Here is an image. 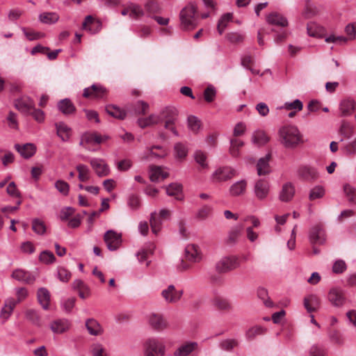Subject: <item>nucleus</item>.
Instances as JSON below:
<instances>
[{
    "mask_svg": "<svg viewBox=\"0 0 356 356\" xmlns=\"http://www.w3.org/2000/svg\"><path fill=\"white\" fill-rule=\"evenodd\" d=\"M280 143L286 148H295L302 144L304 140L298 129L293 125H286L279 130Z\"/></svg>",
    "mask_w": 356,
    "mask_h": 356,
    "instance_id": "nucleus-1",
    "label": "nucleus"
},
{
    "mask_svg": "<svg viewBox=\"0 0 356 356\" xmlns=\"http://www.w3.org/2000/svg\"><path fill=\"white\" fill-rule=\"evenodd\" d=\"M158 116L160 118V122H164V128L178 136L179 134L175 127L178 118L177 110L175 107L167 106L161 111Z\"/></svg>",
    "mask_w": 356,
    "mask_h": 356,
    "instance_id": "nucleus-2",
    "label": "nucleus"
},
{
    "mask_svg": "<svg viewBox=\"0 0 356 356\" xmlns=\"http://www.w3.org/2000/svg\"><path fill=\"white\" fill-rule=\"evenodd\" d=\"M197 6L194 3H189L180 12L181 26L183 29H193L196 26Z\"/></svg>",
    "mask_w": 356,
    "mask_h": 356,
    "instance_id": "nucleus-3",
    "label": "nucleus"
},
{
    "mask_svg": "<svg viewBox=\"0 0 356 356\" xmlns=\"http://www.w3.org/2000/svg\"><path fill=\"white\" fill-rule=\"evenodd\" d=\"M165 346L155 338L148 339L144 343L145 356H164Z\"/></svg>",
    "mask_w": 356,
    "mask_h": 356,
    "instance_id": "nucleus-4",
    "label": "nucleus"
},
{
    "mask_svg": "<svg viewBox=\"0 0 356 356\" xmlns=\"http://www.w3.org/2000/svg\"><path fill=\"white\" fill-rule=\"evenodd\" d=\"M240 266L238 257L229 256L222 258L216 265V269L219 273H225L232 270Z\"/></svg>",
    "mask_w": 356,
    "mask_h": 356,
    "instance_id": "nucleus-5",
    "label": "nucleus"
},
{
    "mask_svg": "<svg viewBox=\"0 0 356 356\" xmlns=\"http://www.w3.org/2000/svg\"><path fill=\"white\" fill-rule=\"evenodd\" d=\"M297 175L299 179L308 182H313L319 177L317 169L308 165H300L297 170Z\"/></svg>",
    "mask_w": 356,
    "mask_h": 356,
    "instance_id": "nucleus-6",
    "label": "nucleus"
},
{
    "mask_svg": "<svg viewBox=\"0 0 356 356\" xmlns=\"http://www.w3.org/2000/svg\"><path fill=\"white\" fill-rule=\"evenodd\" d=\"M121 237L120 234H118L113 230L107 231L104 236V239L108 249L111 251L118 250L122 242Z\"/></svg>",
    "mask_w": 356,
    "mask_h": 356,
    "instance_id": "nucleus-7",
    "label": "nucleus"
},
{
    "mask_svg": "<svg viewBox=\"0 0 356 356\" xmlns=\"http://www.w3.org/2000/svg\"><path fill=\"white\" fill-rule=\"evenodd\" d=\"M236 175V170L230 167H222L218 168L212 175V179L215 181H226Z\"/></svg>",
    "mask_w": 356,
    "mask_h": 356,
    "instance_id": "nucleus-8",
    "label": "nucleus"
},
{
    "mask_svg": "<svg viewBox=\"0 0 356 356\" xmlns=\"http://www.w3.org/2000/svg\"><path fill=\"white\" fill-rule=\"evenodd\" d=\"M149 108V104L141 100L134 104H127L125 106L127 114L132 115H144L147 113Z\"/></svg>",
    "mask_w": 356,
    "mask_h": 356,
    "instance_id": "nucleus-9",
    "label": "nucleus"
},
{
    "mask_svg": "<svg viewBox=\"0 0 356 356\" xmlns=\"http://www.w3.org/2000/svg\"><path fill=\"white\" fill-rule=\"evenodd\" d=\"M270 191L269 182L264 179L257 180L254 186V195L259 200L266 199Z\"/></svg>",
    "mask_w": 356,
    "mask_h": 356,
    "instance_id": "nucleus-10",
    "label": "nucleus"
},
{
    "mask_svg": "<svg viewBox=\"0 0 356 356\" xmlns=\"http://www.w3.org/2000/svg\"><path fill=\"white\" fill-rule=\"evenodd\" d=\"M15 106L23 114L28 115L34 108L35 102L29 97H22L15 99Z\"/></svg>",
    "mask_w": 356,
    "mask_h": 356,
    "instance_id": "nucleus-11",
    "label": "nucleus"
},
{
    "mask_svg": "<svg viewBox=\"0 0 356 356\" xmlns=\"http://www.w3.org/2000/svg\"><path fill=\"white\" fill-rule=\"evenodd\" d=\"M107 94L106 89L101 85L93 84L90 88L83 90V96L85 98H104Z\"/></svg>",
    "mask_w": 356,
    "mask_h": 356,
    "instance_id": "nucleus-12",
    "label": "nucleus"
},
{
    "mask_svg": "<svg viewBox=\"0 0 356 356\" xmlns=\"http://www.w3.org/2000/svg\"><path fill=\"white\" fill-rule=\"evenodd\" d=\"M161 295L167 302L175 303L180 300L183 295V291H177L175 286L171 284L162 291Z\"/></svg>",
    "mask_w": 356,
    "mask_h": 356,
    "instance_id": "nucleus-13",
    "label": "nucleus"
},
{
    "mask_svg": "<svg viewBox=\"0 0 356 356\" xmlns=\"http://www.w3.org/2000/svg\"><path fill=\"white\" fill-rule=\"evenodd\" d=\"M309 238L312 244H323L325 242L324 231L321 224L310 229Z\"/></svg>",
    "mask_w": 356,
    "mask_h": 356,
    "instance_id": "nucleus-14",
    "label": "nucleus"
},
{
    "mask_svg": "<svg viewBox=\"0 0 356 356\" xmlns=\"http://www.w3.org/2000/svg\"><path fill=\"white\" fill-rule=\"evenodd\" d=\"M149 324L155 330L161 331L168 327V323L162 315L152 314L149 316Z\"/></svg>",
    "mask_w": 356,
    "mask_h": 356,
    "instance_id": "nucleus-15",
    "label": "nucleus"
},
{
    "mask_svg": "<svg viewBox=\"0 0 356 356\" xmlns=\"http://www.w3.org/2000/svg\"><path fill=\"white\" fill-rule=\"evenodd\" d=\"M248 182L245 179L237 181L232 184L229 188V195L231 197L243 195L247 190Z\"/></svg>",
    "mask_w": 356,
    "mask_h": 356,
    "instance_id": "nucleus-16",
    "label": "nucleus"
},
{
    "mask_svg": "<svg viewBox=\"0 0 356 356\" xmlns=\"http://www.w3.org/2000/svg\"><path fill=\"white\" fill-rule=\"evenodd\" d=\"M11 277L17 281L23 282L28 284H33L35 280V277L33 275L22 269L13 270Z\"/></svg>",
    "mask_w": 356,
    "mask_h": 356,
    "instance_id": "nucleus-17",
    "label": "nucleus"
},
{
    "mask_svg": "<svg viewBox=\"0 0 356 356\" xmlns=\"http://www.w3.org/2000/svg\"><path fill=\"white\" fill-rule=\"evenodd\" d=\"M320 302L319 298L314 294L309 295L303 300L304 307L309 313L316 312L320 307Z\"/></svg>",
    "mask_w": 356,
    "mask_h": 356,
    "instance_id": "nucleus-18",
    "label": "nucleus"
},
{
    "mask_svg": "<svg viewBox=\"0 0 356 356\" xmlns=\"http://www.w3.org/2000/svg\"><path fill=\"white\" fill-rule=\"evenodd\" d=\"M271 154H268L264 157L259 159L257 164V174L259 176L268 175L271 170L269 164Z\"/></svg>",
    "mask_w": 356,
    "mask_h": 356,
    "instance_id": "nucleus-19",
    "label": "nucleus"
},
{
    "mask_svg": "<svg viewBox=\"0 0 356 356\" xmlns=\"http://www.w3.org/2000/svg\"><path fill=\"white\" fill-rule=\"evenodd\" d=\"M266 21L269 24L275 25L281 27H286L288 26V20L282 14L277 12L270 13L266 17Z\"/></svg>",
    "mask_w": 356,
    "mask_h": 356,
    "instance_id": "nucleus-20",
    "label": "nucleus"
},
{
    "mask_svg": "<svg viewBox=\"0 0 356 356\" xmlns=\"http://www.w3.org/2000/svg\"><path fill=\"white\" fill-rule=\"evenodd\" d=\"M57 136L63 141H67L71 136L72 129L63 122L55 123Z\"/></svg>",
    "mask_w": 356,
    "mask_h": 356,
    "instance_id": "nucleus-21",
    "label": "nucleus"
},
{
    "mask_svg": "<svg viewBox=\"0 0 356 356\" xmlns=\"http://www.w3.org/2000/svg\"><path fill=\"white\" fill-rule=\"evenodd\" d=\"M198 344L195 341L186 342L181 345L174 353V356H188L197 348Z\"/></svg>",
    "mask_w": 356,
    "mask_h": 356,
    "instance_id": "nucleus-22",
    "label": "nucleus"
},
{
    "mask_svg": "<svg viewBox=\"0 0 356 356\" xmlns=\"http://www.w3.org/2000/svg\"><path fill=\"white\" fill-rule=\"evenodd\" d=\"M328 299L334 306L340 307L344 302V295L341 289L334 288L330 291Z\"/></svg>",
    "mask_w": 356,
    "mask_h": 356,
    "instance_id": "nucleus-23",
    "label": "nucleus"
},
{
    "mask_svg": "<svg viewBox=\"0 0 356 356\" xmlns=\"http://www.w3.org/2000/svg\"><path fill=\"white\" fill-rule=\"evenodd\" d=\"M57 107L58 109L65 115L74 114L76 111L74 104L67 98L60 100L57 104Z\"/></svg>",
    "mask_w": 356,
    "mask_h": 356,
    "instance_id": "nucleus-24",
    "label": "nucleus"
},
{
    "mask_svg": "<svg viewBox=\"0 0 356 356\" xmlns=\"http://www.w3.org/2000/svg\"><path fill=\"white\" fill-rule=\"evenodd\" d=\"M90 165L99 177L106 176L109 173V168L101 159H93L90 161Z\"/></svg>",
    "mask_w": 356,
    "mask_h": 356,
    "instance_id": "nucleus-25",
    "label": "nucleus"
},
{
    "mask_svg": "<svg viewBox=\"0 0 356 356\" xmlns=\"http://www.w3.org/2000/svg\"><path fill=\"white\" fill-rule=\"evenodd\" d=\"M355 101L350 98L343 99L339 104V109L341 111V116L345 117L352 114L355 110Z\"/></svg>",
    "mask_w": 356,
    "mask_h": 356,
    "instance_id": "nucleus-26",
    "label": "nucleus"
},
{
    "mask_svg": "<svg viewBox=\"0 0 356 356\" xmlns=\"http://www.w3.org/2000/svg\"><path fill=\"white\" fill-rule=\"evenodd\" d=\"M16 150L21 154L24 159H29L34 155L35 153V146L31 143H26L22 146L19 144L15 145Z\"/></svg>",
    "mask_w": 356,
    "mask_h": 356,
    "instance_id": "nucleus-27",
    "label": "nucleus"
},
{
    "mask_svg": "<svg viewBox=\"0 0 356 356\" xmlns=\"http://www.w3.org/2000/svg\"><path fill=\"white\" fill-rule=\"evenodd\" d=\"M307 33L309 36L315 38H323L325 35V29L316 22H309L307 26Z\"/></svg>",
    "mask_w": 356,
    "mask_h": 356,
    "instance_id": "nucleus-28",
    "label": "nucleus"
},
{
    "mask_svg": "<svg viewBox=\"0 0 356 356\" xmlns=\"http://www.w3.org/2000/svg\"><path fill=\"white\" fill-rule=\"evenodd\" d=\"M105 110L109 115L118 120H124L128 115L126 109H121L120 108L113 104L106 106Z\"/></svg>",
    "mask_w": 356,
    "mask_h": 356,
    "instance_id": "nucleus-29",
    "label": "nucleus"
},
{
    "mask_svg": "<svg viewBox=\"0 0 356 356\" xmlns=\"http://www.w3.org/2000/svg\"><path fill=\"white\" fill-rule=\"evenodd\" d=\"M159 123H160V118L156 114H151L147 118H140L137 120L138 125L142 129H145L147 127L157 124Z\"/></svg>",
    "mask_w": 356,
    "mask_h": 356,
    "instance_id": "nucleus-30",
    "label": "nucleus"
},
{
    "mask_svg": "<svg viewBox=\"0 0 356 356\" xmlns=\"http://www.w3.org/2000/svg\"><path fill=\"white\" fill-rule=\"evenodd\" d=\"M168 173L163 171L160 166H151L149 179L152 182H158L160 179H165L168 177Z\"/></svg>",
    "mask_w": 356,
    "mask_h": 356,
    "instance_id": "nucleus-31",
    "label": "nucleus"
},
{
    "mask_svg": "<svg viewBox=\"0 0 356 356\" xmlns=\"http://www.w3.org/2000/svg\"><path fill=\"white\" fill-rule=\"evenodd\" d=\"M38 300L44 309H48L50 302V293L46 288H40L37 293Z\"/></svg>",
    "mask_w": 356,
    "mask_h": 356,
    "instance_id": "nucleus-32",
    "label": "nucleus"
},
{
    "mask_svg": "<svg viewBox=\"0 0 356 356\" xmlns=\"http://www.w3.org/2000/svg\"><path fill=\"white\" fill-rule=\"evenodd\" d=\"M86 327L91 335L97 336L102 333L99 323L94 318H89L86 322Z\"/></svg>",
    "mask_w": 356,
    "mask_h": 356,
    "instance_id": "nucleus-33",
    "label": "nucleus"
},
{
    "mask_svg": "<svg viewBox=\"0 0 356 356\" xmlns=\"http://www.w3.org/2000/svg\"><path fill=\"white\" fill-rule=\"evenodd\" d=\"M17 305V302L13 299H8L5 301L4 306L1 310V317L7 320L11 314L14 308Z\"/></svg>",
    "mask_w": 356,
    "mask_h": 356,
    "instance_id": "nucleus-34",
    "label": "nucleus"
},
{
    "mask_svg": "<svg viewBox=\"0 0 356 356\" xmlns=\"http://www.w3.org/2000/svg\"><path fill=\"white\" fill-rule=\"evenodd\" d=\"M69 323L66 320H56L51 323V330L56 334H62L69 329Z\"/></svg>",
    "mask_w": 356,
    "mask_h": 356,
    "instance_id": "nucleus-35",
    "label": "nucleus"
},
{
    "mask_svg": "<svg viewBox=\"0 0 356 356\" xmlns=\"http://www.w3.org/2000/svg\"><path fill=\"white\" fill-rule=\"evenodd\" d=\"M182 185L177 183H172L166 187V193L169 196L175 197L178 200H182Z\"/></svg>",
    "mask_w": 356,
    "mask_h": 356,
    "instance_id": "nucleus-36",
    "label": "nucleus"
},
{
    "mask_svg": "<svg viewBox=\"0 0 356 356\" xmlns=\"http://www.w3.org/2000/svg\"><path fill=\"white\" fill-rule=\"evenodd\" d=\"M295 190L291 183L285 184L280 195V199L283 202L289 201L293 196Z\"/></svg>",
    "mask_w": 356,
    "mask_h": 356,
    "instance_id": "nucleus-37",
    "label": "nucleus"
},
{
    "mask_svg": "<svg viewBox=\"0 0 356 356\" xmlns=\"http://www.w3.org/2000/svg\"><path fill=\"white\" fill-rule=\"evenodd\" d=\"M186 258L190 261L197 262L200 260L197 247L195 245H188L185 249Z\"/></svg>",
    "mask_w": 356,
    "mask_h": 356,
    "instance_id": "nucleus-38",
    "label": "nucleus"
},
{
    "mask_svg": "<svg viewBox=\"0 0 356 356\" xmlns=\"http://www.w3.org/2000/svg\"><path fill=\"white\" fill-rule=\"evenodd\" d=\"M39 19L44 24H55L59 19V15L54 12H45L40 15Z\"/></svg>",
    "mask_w": 356,
    "mask_h": 356,
    "instance_id": "nucleus-39",
    "label": "nucleus"
},
{
    "mask_svg": "<svg viewBox=\"0 0 356 356\" xmlns=\"http://www.w3.org/2000/svg\"><path fill=\"white\" fill-rule=\"evenodd\" d=\"M318 13V10L316 6L311 2L309 0H307L305 2V9L302 12V15L305 18H311L316 15Z\"/></svg>",
    "mask_w": 356,
    "mask_h": 356,
    "instance_id": "nucleus-40",
    "label": "nucleus"
},
{
    "mask_svg": "<svg viewBox=\"0 0 356 356\" xmlns=\"http://www.w3.org/2000/svg\"><path fill=\"white\" fill-rule=\"evenodd\" d=\"M269 140V138L263 131H256L253 133L252 141L254 144L262 145Z\"/></svg>",
    "mask_w": 356,
    "mask_h": 356,
    "instance_id": "nucleus-41",
    "label": "nucleus"
},
{
    "mask_svg": "<svg viewBox=\"0 0 356 356\" xmlns=\"http://www.w3.org/2000/svg\"><path fill=\"white\" fill-rule=\"evenodd\" d=\"M232 14L226 13L223 15L221 18L219 19L217 25V29L220 35H222L226 29L227 24L232 21Z\"/></svg>",
    "mask_w": 356,
    "mask_h": 356,
    "instance_id": "nucleus-42",
    "label": "nucleus"
},
{
    "mask_svg": "<svg viewBox=\"0 0 356 356\" xmlns=\"http://www.w3.org/2000/svg\"><path fill=\"white\" fill-rule=\"evenodd\" d=\"M230 148L229 153L234 157H237L239 156V149L244 145L243 142L237 138H233L230 140Z\"/></svg>",
    "mask_w": 356,
    "mask_h": 356,
    "instance_id": "nucleus-43",
    "label": "nucleus"
},
{
    "mask_svg": "<svg viewBox=\"0 0 356 356\" xmlns=\"http://www.w3.org/2000/svg\"><path fill=\"white\" fill-rule=\"evenodd\" d=\"M213 304L220 310L229 311L232 309V305L228 300L221 297H216L213 300Z\"/></svg>",
    "mask_w": 356,
    "mask_h": 356,
    "instance_id": "nucleus-44",
    "label": "nucleus"
},
{
    "mask_svg": "<svg viewBox=\"0 0 356 356\" xmlns=\"http://www.w3.org/2000/svg\"><path fill=\"white\" fill-rule=\"evenodd\" d=\"M76 170L79 172V179L81 182H85L90 179V170L88 166L83 164H79L76 167Z\"/></svg>",
    "mask_w": 356,
    "mask_h": 356,
    "instance_id": "nucleus-45",
    "label": "nucleus"
},
{
    "mask_svg": "<svg viewBox=\"0 0 356 356\" xmlns=\"http://www.w3.org/2000/svg\"><path fill=\"white\" fill-rule=\"evenodd\" d=\"M325 195V189L322 186H316L312 188L309 194V200L314 201L322 198Z\"/></svg>",
    "mask_w": 356,
    "mask_h": 356,
    "instance_id": "nucleus-46",
    "label": "nucleus"
},
{
    "mask_svg": "<svg viewBox=\"0 0 356 356\" xmlns=\"http://www.w3.org/2000/svg\"><path fill=\"white\" fill-rule=\"evenodd\" d=\"M353 127L346 121H343L339 129V134L345 138H350L353 134Z\"/></svg>",
    "mask_w": 356,
    "mask_h": 356,
    "instance_id": "nucleus-47",
    "label": "nucleus"
},
{
    "mask_svg": "<svg viewBox=\"0 0 356 356\" xmlns=\"http://www.w3.org/2000/svg\"><path fill=\"white\" fill-rule=\"evenodd\" d=\"M32 229L37 234L43 235L46 232V226L42 220L35 218L32 220Z\"/></svg>",
    "mask_w": 356,
    "mask_h": 356,
    "instance_id": "nucleus-48",
    "label": "nucleus"
},
{
    "mask_svg": "<svg viewBox=\"0 0 356 356\" xmlns=\"http://www.w3.org/2000/svg\"><path fill=\"white\" fill-rule=\"evenodd\" d=\"M266 329L261 326L256 325L250 328L246 332V337L248 340L254 339L257 336L264 334Z\"/></svg>",
    "mask_w": 356,
    "mask_h": 356,
    "instance_id": "nucleus-49",
    "label": "nucleus"
},
{
    "mask_svg": "<svg viewBox=\"0 0 356 356\" xmlns=\"http://www.w3.org/2000/svg\"><path fill=\"white\" fill-rule=\"evenodd\" d=\"M129 8L130 10L129 17L133 19H138L144 15L145 13L142 8L138 5L133 3H131L129 5Z\"/></svg>",
    "mask_w": 356,
    "mask_h": 356,
    "instance_id": "nucleus-50",
    "label": "nucleus"
},
{
    "mask_svg": "<svg viewBox=\"0 0 356 356\" xmlns=\"http://www.w3.org/2000/svg\"><path fill=\"white\" fill-rule=\"evenodd\" d=\"M238 341L234 339H224L222 340L219 343L220 348L226 351H231L233 348L238 346Z\"/></svg>",
    "mask_w": 356,
    "mask_h": 356,
    "instance_id": "nucleus-51",
    "label": "nucleus"
},
{
    "mask_svg": "<svg viewBox=\"0 0 356 356\" xmlns=\"http://www.w3.org/2000/svg\"><path fill=\"white\" fill-rule=\"evenodd\" d=\"M39 260L45 264H51L55 262L56 257L51 251L44 250L40 254Z\"/></svg>",
    "mask_w": 356,
    "mask_h": 356,
    "instance_id": "nucleus-52",
    "label": "nucleus"
},
{
    "mask_svg": "<svg viewBox=\"0 0 356 356\" xmlns=\"http://www.w3.org/2000/svg\"><path fill=\"white\" fill-rule=\"evenodd\" d=\"M343 191L348 200L351 204H356V190L350 184H346L343 186Z\"/></svg>",
    "mask_w": 356,
    "mask_h": 356,
    "instance_id": "nucleus-53",
    "label": "nucleus"
},
{
    "mask_svg": "<svg viewBox=\"0 0 356 356\" xmlns=\"http://www.w3.org/2000/svg\"><path fill=\"white\" fill-rule=\"evenodd\" d=\"M257 296L259 298L263 300L264 304L268 307H271L273 305V302L270 300L268 294V291L266 289L263 287H259L257 289Z\"/></svg>",
    "mask_w": 356,
    "mask_h": 356,
    "instance_id": "nucleus-54",
    "label": "nucleus"
},
{
    "mask_svg": "<svg viewBox=\"0 0 356 356\" xmlns=\"http://www.w3.org/2000/svg\"><path fill=\"white\" fill-rule=\"evenodd\" d=\"M150 225L152 232L157 234L161 229V220L160 218L156 216V213L151 214Z\"/></svg>",
    "mask_w": 356,
    "mask_h": 356,
    "instance_id": "nucleus-55",
    "label": "nucleus"
},
{
    "mask_svg": "<svg viewBox=\"0 0 356 356\" xmlns=\"http://www.w3.org/2000/svg\"><path fill=\"white\" fill-rule=\"evenodd\" d=\"M343 153L347 156H354L356 154V138L350 142L347 143L341 148Z\"/></svg>",
    "mask_w": 356,
    "mask_h": 356,
    "instance_id": "nucleus-56",
    "label": "nucleus"
},
{
    "mask_svg": "<svg viewBox=\"0 0 356 356\" xmlns=\"http://www.w3.org/2000/svg\"><path fill=\"white\" fill-rule=\"evenodd\" d=\"M174 150L175 152V156L178 159H184L188 153L186 147L181 143H178L175 145Z\"/></svg>",
    "mask_w": 356,
    "mask_h": 356,
    "instance_id": "nucleus-57",
    "label": "nucleus"
},
{
    "mask_svg": "<svg viewBox=\"0 0 356 356\" xmlns=\"http://www.w3.org/2000/svg\"><path fill=\"white\" fill-rule=\"evenodd\" d=\"M149 154L156 158H163L167 155V152L163 147L155 145L150 148Z\"/></svg>",
    "mask_w": 356,
    "mask_h": 356,
    "instance_id": "nucleus-58",
    "label": "nucleus"
},
{
    "mask_svg": "<svg viewBox=\"0 0 356 356\" xmlns=\"http://www.w3.org/2000/svg\"><path fill=\"white\" fill-rule=\"evenodd\" d=\"M29 115H31L38 123H42L45 119L44 112L40 108H36L35 106L30 111Z\"/></svg>",
    "mask_w": 356,
    "mask_h": 356,
    "instance_id": "nucleus-59",
    "label": "nucleus"
},
{
    "mask_svg": "<svg viewBox=\"0 0 356 356\" xmlns=\"http://www.w3.org/2000/svg\"><path fill=\"white\" fill-rule=\"evenodd\" d=\"M211 212L212 207L211 206L204 205L197 211L196 218L199 220H204L209 216Z\"/></svg>",
    "mask_w": 356,
    "mask_h": 356,
    "instance_id": "nucleus-60",
    "label": "nucleus"
},
{
    "mask_svg": "<svg viewBox=\"0 0 356 356\" xmlns=\"http://www.w3.org/2000/svg\"><path fill=\"white\" fill-rule=\"evenodd\" d=\"M188 125L191 131L197 132L200 128L201 122L197 117L191 115L188 118Z\"/></svg>",
    "mask_w": 356,
    "mask_h": 356,
    "instance_id": "nucleus-61",
    "label": "nucleus"
},
{
    "mask_svg": "<svg viewBox=\"0 0 356 356\" xmlns=\"http://www.w3.org/2000/svg\"><path fill=\"white\" fill-rule=\"evenodd\" d=\"M145 8L149 14L157 13L160 10L159 6L155 0H148L145 4Z\"/></svg>",
    "mask_w": 356,
    "mask_h": 356,
    "instance_id": "nucleus-62",
    "label": "nucleus"
},
{
    "mask_svg": "<svg viewBox=\"0 0 356 356\" xmlns=\"http://www.w3.org/2000/svg\"><path fill=\"white\" fill-rule=\"evenodd\" d=\"M56 188L63 195H67L70 191L69 184L63 180H58L55 183Z\"/></svg>",
    "mask_w": 356,
    "mask_h": 356,
    "instance_id": "nucleus-63",
    "label": "nucleus"
},
{
    "mask_svg": "<svg viewBox=\"0 0 356 356\" xmlns=\"http://www.w3.org/2000/svg\"><path fill=\"white\" fill-rule=\"evenodd\" d=\"M216 95V89L212 86H209L204 91V98L206 102H211L214 100Z\"/></svg>",
    "mask_w": 356,
    "mask_h": 356,
    "instance_id": "nucleus-64",
    "label": "nucleus"
}]
</instances>
